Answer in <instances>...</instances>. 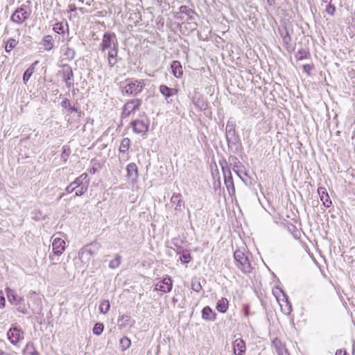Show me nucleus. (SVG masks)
Segmentation results:
<instances>
[{
    "instance_id": "nucleus-1",
    "label": "nucleus",
    "mask_w": 355,
    "mask_h": 355,
    "mask_svg": "<svg viewBox=\"0 0 355 355\" xmlns=\"http://www.w3.org/2000/svg\"><path fill=\"white\" fill-rule=\"evenodd\" d=\"M145 86L146 82L143 79H127L122 87V93L123 94L136 96L143 91Z\"/></svg>"
},
{
    "instance_id": "nucleus-2",
    "label": "nucleus",
    "mask_w": 355,
    "mask_h": 355,
    "mask_svg": "<svg viewBox=\"0 0 355 355\" xmlns=\"http://www.w3.org/2000/svg\"><path fill=\"white\" fill-rule=\"evenodd\" d=\"M273 293L279 303L282 311L285 315H289L292 311V306L286 294L279 287H276L275 290L273 291Z\"/></svg>"
},
{
    "instance_id": "nucleus-3",
    "label": "nucleus",
    "mask_w": 355,
    "mask_h": 355,
    "mask_svg": "<svg viewBox=\"0 0 355 355\" xmlns=\"http://www.w3.org/2000/svg\"><path fill=\"white\" fill-rule=\"evenodd\" d=\"M236 266L244 273L251 272L252 266L248 257L244 252L241 250H236L234 253Z\"/></svg>"
},
{
    "instance_id": "nucleus-4",
    "label": "nucleus",
    "mask_w": 355,
    "mask_h": 355,
    "mask_svg": "<svg viewBox=\"0 0 355 355\" xmlns=\"http://www.w3.org/2000/svg\"><path fill=\"white\" fill-rule=\"evenodd\" d=\"M31 10L26 5H22L17 8L10 17V20L17 24H22L31 16Z\"/></svg>"
},
{
    "instance_id": "nucleus-5",
    "label": "nucleus",
    "mask_w": 355,
    "mask_h": 355,
    "mask_svg": "<svg viewBox=\"0 0 355 355\" xmlns=\"http://www.w3.org/2000/svg\"><path fill=\"white\" fill-rule=\"evenodd\" d=\"M150 121L146 115L144 113L142 116L131 122V126L134 132L144 135L148 130Z\"/></svg>"
},
{
    "instance_id": "nucleus-6",
    "label": "nucleus",
    "mask_w": 355,
    "mask_h": 355,
    "mask_svg": "<svg viewBox=\"0 0 355 355\" xmlns=\"http://www.w3.org/2000/svg\"><path fill=\"white\" fill-rule=\"evenodd\" d=\"M52 250L53 252V255H49V259L51 261L52 263L54 264L56 261L55 259V256L61 255L65 250L66 243L64 239L60 237H55V235L52 237Z\"/></svg>"
},
{
    "instance_id": "nucleus-7",
    "label": "nucleus",
    "mask_w": 355,
    "mask_h": 355,
    "mask_svg": "<svg viewBox=\"0 0 355 355\" xmlns=\"http://www.w3.org/2000/svg\"><path fill=\"white\" fill-rule=\"evenodd\" d=\"M118 47V42L114 33H105L103 35L100 50L105 52L107 50L112 49Z\"/></svg>"
},
{
    "instance_id": "nucleus-8",
    "label": "nucleus",
    "mask_w": 355,
    "mask_h": 355,
    "mask_svg": "<svg viewBox=\"0 0 355 355\" xmlns=\"http://www.w3.org/2000/svg\"><path fill=\"white\" fill-rule=\"evenodd\" d=\"M141 103L142 101L140 98H133L128 101L123 107L121 117L125 119L130 116L135 111L139 110Z\"/></svg>"
},
{
    "instance_id": "nucleus-9",
    "label": "nucleus",
    "mask_w": 355,
    "mask_h": 355,
    "mask_svg": "<svg viewBox=\"0 0 355 355\" xmlns=\"http://www.w3.org/2000/svg\"><path fill=\"white\" fill-rule=\"evenodd\" d=\"M8 339L10 342L16 345L19 342L24 339V333L18 327H11L7 333Z\"/></svg>"
},
{
    "instance_id": "nucleus-10",
    "label": "nucleus",
    "mask_w": 355,
    "mask_h": 355,
    "mask_svg": "<svg viewBox=\"0 0 355 355\" xmlns=\"http://www.w3.org/2000/svg\"><path fill=\"white\" fill-rule=\"evenodd\" d=\"M126 178L132 184H135L137 182L139 178L138 168L136 164L130 163L127 165L126 168Z\"/></svg>"
},
{
    "instance_id": "nucleus-11",
    "label": "nucleus",
    "mask_w": 355,
    "mask_h": 355,
    "mask_svg": "<svg viewBox=\"0 0 355 355\" xmlns=\"http://www.w3.org/2000/svg\"><path fill=\"white\" fill-rule=\"evenodd\" d=\"M6 293L8 302L12 305H17L24 302V297L19 295L16 290L10 288H6Z\"/></svg>"
},
{
    "instance_id": "nucleus-12",
    "label": "nucleus",
    "mask_w": 355,
    "mask_h": 355,
    "mask_svg": "<svg viewBox=\"0 0 355 355\" xmlns=\"http://www.w3.org/2000/svg\"><path fill=\"white\" fill-rule=\"evenodd\" d=\"M62 73L63 80L65 82L66 86L71 88L73 86V73L72 69L67 64H64L62 68Z\"/></svg>"
},
{
    "instance_id": "nucleus-13",
    "label": "nucleus",
    "mask_w": 355,
    "mask_h": 355,
    "mask_svg": "<svg viewBox=\"0 0 355 355\" xmlns=\"http://www.w3.org/2000/svg\"><path fill=\"white\" fill-rule=\"evenodd\" d=\"M130 146V139L129 138H123L121 140L120 146H119V160L123 159V161H127L129 159L128 151Z\"/></svg>"
},
{
    "instance_id": "nucleus-14",
    "label": "nucleus",
    "mask_w": 355,
    "mask_h": 355,
    "mask_svg": "<svg viewBox=\"0 0 355 355\" xmlns=\"http://www.w3.org/2000/svg\"><path fill=\"white\" fill-rule=\"evenodd\" d=\"M173 288V282L169 277L164 278L155 284V290L162 293H168Z\"/></svg>"
},
{
    "instance_id": "nucleus-15",
    "label": "nucleus",
    "mask_w": 355,
    "mask_h": 355,
    "mask_svg": "<svg viewBox=\"0 0 355 355\" xmlns=\"http://www.w3.org/2000/svg\"><path fill=\"white\" fill-rule=\"evenodd\" d=\"M159 89L168 103H172V98L178 94V89L168 87L164 85H160Z\"/></svg>"
},
{
    "instance_id": "nucleus-16",
    "label": "nucleus",
    "mask_w": 355,
    "mask_h": 355,
    "mask_svg": "<svg viewBox=\"0 0 355 355\" xmlns=\"http://www.w3.org/2000/svg\"><path fill=\"white\" fill-rule=\"evenodd\" d=\"M225 184L230 195H233L235 193V189L234 185L233 178L232 177L231 172L230 171H225L223 169Z\"/></svg>"
},
{
    "instance_id": "nucleus-17",
    "label": "nucleus",
    "mask_w": 355,
    "mask_h": 355,
    "mask_svg": "<svg viewBox=\"0 0 355 355\" xmlns=\"http://www.w3.org/2000/svg\"><path fill=\"white\" fill-rule=\"evenodd\" d=\"M318 193L323 205L327 208L330 207L332 205V202L327 191V189L324 187H320L318 189Z\"/></svg>"
},
{
    "instance_id": "nucleus-18",
    "label": "nucleus",
    "mask_w": 355,
    "mask_h": 355,
    "mask_svg": "<svg viewBox=\"0 0 355 355\" xmlns=\"http://www.w3.org/2000/svg\"><path fill=\"white\" fill-rule=\"evenodd\" d=\"M233 349L235 355H244L246 347L243 340L236 338L233 343Z\"/></svg>"
},
{
    "instance_id": "nucleus-19",
    "label": "nucleus",
    "mask_w": 355,
    "mask_h": 355,
    "mask_svg": "<svg viewBox=\"0 0 355 355\" xmlns=\"http://www.w3.org/2000/svg\"><path fill=\"white\" fill-rule=\"evenodd\" d=\"M61 105L64 109L67 110L69 114L71 115L72 112H74L76 114H78V118H80L82 116V112L80 111V110L77 107L72 106L68 98H64L62 101Z\"/></svg>"
},
{
    "instance_id": "nucleus-20",
    "label": "nucleus",
    "mask_w": 355,
    "mask_h": 355,
    "mask_svg": "<svg viewBox=\"0 0 355 355\" xmlns=\"http://www.w3.org/2000/svg\"><path fill=\"white\" fill-rule=\"evenodd\" d=\"M272 345L275 349L277 355H290L285 345L278 338H275L272 341Z\"/></svg>"
},
{
    "instance_id": "nucleus-21",
    "label": "nucleus",
    "mask_w": 355,
    "mask_h": 355,
    "mask_svg": "<svg viewBox=\"0 0 355 355\" xmlns=\"http://www.w3.org/2000/svg\"><path fill=\"white\" fill-rule=\"evenodd\" d=\"M194 12L187 6H182L180 8V12L177 15V19L184 20V15L187 17V19H192Z\"/></svg>"
},
{
    "instance_id": "nucleus-22",
    "label": "nucleus",
    "mask_w": 355,
    "mask_h": 355,
    "mask_svg": "<svg viewBox=\"0 0 355 355\" xmlns=\"http://www.w3.org/2000/svg\"><path fill=\"white\" fill-rule=\"evenodd\" d=\"M118 47L107 50V62L110 68H112L117 63Z\"/></svg>"
},
{
    "instance_id": "nucleus-23",
    "label": "nucleus",
    "mask_w": 355,
    "mask_h": 355,
    "mask_svg": "<svg viewBox=\"0 0 355 355\" xmlns=\"http://www.w3.org/2000/svg\"><path fill=\"white\" fill-rule=\"evenodd\" d=\"M171 68L172 70V73L175 78H180L182 77L183 74V69L182 64L179 61H173L171 64Z\"/></svg>"
},
{
    "instance_id": "nucleus-24",
    "label": "nucleus",
    "mask_w": 355,
    "mask_h": 355,
    "mask_svg": "<svg viewBox=\"0 0 355 355\" xmlns=\"http://www.w3.org/2000/svg\"><path fill=\"white\" fill-rule=\"evenodd\" d=\"M177 254H180L179 259L182 263H188L191 260V256L187 250L178 247L177 248Z\"/></svg>"
},
{
    "instance_id": "nucleus-25",
    "label": "nucleus",
    "mask_w": 355,
    "mask_h": 355,
    "mask_svg": "<svg viewBox=\"0 0 355 355\" xmlns=\"http://www.w3.org/2000/svg\"><path fill=\"white\" fill-rule=\"evenodd\" d=\"M181 194L174 193L171 198V202L175 205V210H181L184 205V202L181 199Z\"/></svg>"
},
{
    "instance_id": "nucleus-26",
    "label": "nucleus",
    "mask_w": 355,
    "mask_h": 355,
    "mask_svg": "<svg viewBox=\"0 0 355 355\" xmlns=\"http://www.w3.org/2000/svg\"><path fill=\"white\" fill-rule=\"evenodd\" d=\"M202 318L205 320L214 321L216 319V313L208 306L202 310Z\"/></svg>"
},
{
    "instance_id": "nucleus-27",
    "label": "nucleus",
    "mask_w": 355,
    "mask_h": 355,
    "mask_svg": "<svg viewBox=\"0 0 355 355\" xmlns=\"http://www.w3.org/2000/svg\"><path fill=\"white\" fill-rule=\"evenodd\" d=\"M71 183L76 189L78 187H82V185L83 186V184L89 185V179L88 178V175L85 173H82Z\"/></svg>"
},
{
    "instance_id": "nucleus-28",
    "label": "nucleus",
    "mask_w": 355,
    "mask_h": 355,
    "mask_svg": "<svg viewBox=\"0 0 355 355\" xmlns=\"http://www.w3.org/2000/svg\"><path fill=\"white\" fill-rule=\"evenodd\" d=\"M100 244L98 243L94 242L88 245L85 246L84 252L85 253H88L91 257H92L94 254H96L98 250L100 249Z\"/></svg>"
},
{
    "instance_id": "nucleus-29",
    "label": "nucleus",
    "mask_w": 355,
    "mask_h": 355,
    "mask_svg": "<svg viewBox=\"0 0 355 355\" xmlns=\"http://www.w3.org/2000/svg\"><path fill=\"white\" fill-rule=\"evenodd\" d=\"M42 45L46 51L51 50L54 46V40L51 35H46L42 40Z\"/></svg>"
},
{
    "instance_id": "nucleus-30",
    "label": "nucleus",
    "mask_w": 355,
    "mask_h": 355,
    "mask_svg": "<svg viewBox=\"0 0 355 355\" xmlns=\"http://www.w3.org/2000/svg\"><path fill=\"white\" fill-rule=\"evenodd\" d=\"M37 64V61L35 62L31 66H30L24 73L23 81L25 84L28 81L31 76L35 71V65Z\"/></svg>"
},
{
    "instance_id": "nucleus-31",
    "label": "nucleus",
    "mask_w": 355,
    "mask_h": 355,
    "mask_svg": "<svg viewBox=\"0 0 355 355\" xmlns=\"http://www.w3.org/2000/svg\"><path fill=\"white\" fill-rule=\"evenodd\" d=\"M229 302L226 298H222L217 302L216 309L220 313H225L228 309Z\"/></svg>"
},
{
    "instance_id": "nucleus-32",
    "label": "nucleus",
    "mask_w": 355,
    "mask_h": 355,
    "mask_svg": "<svg viewBox=\"0 0 355 355\" xmlns=\"http://www.w3.org/2000/svg\"><path fill=\"white\" fill-rule=\"evenodd\" d=\"M23 355H39V353L36 351L33 344L28 343L23 351Z\"/></svg>"
},
{
    "instance_id": "nucleus-33",
    "label": "nucleus",
    "mask_w": 355,
    "mask_h": 355,
    "mask_svg": "<svg viewBox=\"0 0 355 355\" xmlns=\"http://www.w3.org/2000/svg\"><path fill=\"white\" fill-rule=\"evenodd\" d=\"M68 27L67 22H58L53 26V31L58 34L64 33L65 28Z\"/></svg>"
},
{
    "instance_id": "nucleus-34",
    "label": "nucleus",
    "mask_w": 355,
    "mask_h": 355,
    "mask_svg": "<svg viewBox=\"0 0 355 355\" xmlns=\"http://www.w3.org/2000/svg\"><path fill=\"white\" fill-rule=\"evenodd\" d=\"M18 44V41L14 38H10L5 42V51L10 52Z\"/></svg>"
},
{
    "instance_id": "nucleus-35",
    "label": "nucleus",
    "mask_w": 355,
    "mask_h": 355,
    "mask_svg": "<svg viewBox=\"0 0 355 355\" xmlns=\"http://www.w3.org/2000/svg\"><path fill=\"white\" fill-rule=\"evenodd\" d=\"M309 56V52L305 49H300L295 54V58L298 60L307 59Z\"/></svg>"
},
{
    "instance_id": "nucleus-36",
    "label": "nucleus",
    "mask_w": 355,
    "mask_h": 355,
    "mask_svg": "<svg viewBox=\"0 0 355 355\" xmlns=\"http://www.w3.org/2000/svg\"><path fill=\"white\" fill-rule=\"evenodd\" d=\"M80 119L78 117V114L76 117L70 116L67 120V124L71 128H78L79 126Z\"/></svg>"
},
{
    "instance_id": "nucleus-37",
    "label": "nucleus",
    "mask_w": 355,
    "mask_h": 355,
    "mask_svg": "<svg viewBox=\"0 0 355 355\" xmlns=\"http://www.w3.org/2000/svg\"><path fill=\"white\" fill-rule=\"evenodd\" d=\"M121 262V257L116 254L114 259L111 260L109 263V267L112 269H115L119 266Z\"/></svg>"
},
{
    "instance_id": "nucleus-38",
    "label": "nucleus",
    "mask_w": 355,
    "mask_h": 355,
    "mask_svg": "<svg viewBox=\"0 0 355 355\" xmlns=\"http://www.w3.org/2000/svg\"><path fill=\"white\" fill-rule=\"evenodd\" d=\"M110 308V302L108 300H103L99 305V311L101 313L105 314Z\"/></svg>"
},
{
    "instance_id": "nucleus-39",
    "label": "nucleus",
    "mask_w": 355,
    "mask_h": 355,
    "mask_svg": "<svg viewBox=\"0 0 355 355\" xmlns=\"http://www.w3.org/2000/svg\"><path fill=\"white\" fill-rule=\"evenodd\" d=\"M78 257H79V259L85 263H88L91 259V257L89 256V254H88V253H85L84 252L83 248L80 250L79 254H78Z\"/></svg>"
},
{
    "instance_id": "nucleus-40",
    "label": "nucleus",
    "mask_w": 355,
    "mask_h": 355,
    "mask_svg": "<svg viewBox=\"0 0 355 355\" xmlns=\"http://www.w3.org/2000/svg\"><path fill=\"white\" fill-rule=\"evenodd\" d=\"M131 341L127 337H123L120 340V347L122 350H125L130 347Z\"/></svg>"
},
{
    "instance_id": "nucleus-41",
    "label": "nucleus",
    "mask_w": 355,
    "mask_h": 355,
    "mask_svg": "<svg viewBox=\"0 0 355 355\" xmlns=\"http://www.w3.org/2000/svg\"><path fill=\"white\" fill-rule=\"evenodd\" d=\"M191 288L193 291L196 292H200L202 289V286L199 282V280L196 278L193 279L191 281Z\"/></svg>"
},
{
    "instance_id": "nucleus-42",
    "label": "nucleus",
    "mask_w": 355,
    "mask_h": 355,
    "mask_svg": "<svg viewBox=\"0 0 355 355\" xmlns=\"http://www.w3.org/2000/svg\"><path fill=\"white\" fill-rule=\"evenodd\" d=\"M89 185H86L83 184V186L78 187L75 189V196H80L83 195L88 189Z\"/></svg>"
},
{
    "instance_id": "nucleus-43",
    "label": "nucleus",
    "mask_w": 355,
    "mask_h": 355,
    "mask_svg": "<svg viewBox=\"0 0 355 355\" xmlns=\"http://www.w3.org/2000/svg\"><path fill=\"white\" fill-rule=\"evenodd\" d=\"M104 327L102 323H96L95 324L93 328V333L95 335L99 336L102 334L103 331Z\"/></svg>"
},
{
    "instance_id": "nucleus-44",
    "label": "nucleus",
    "mask_w": 355,
    "mask_h": 355,
    "mask_svg": "<svg viewBox=\"0 0 355 355\" xmlns=\"http://www.w3.org/2000/svg\"><path fill=\"white\" fill-rule=\"evenodd\" d=\"M226 132H227V137L228 138L229 135H234V126L232 123H231L230 121L227 122L226 125Z\"/></svg>"
},
{
    "instance_id": "nucleus-45",
    "label": "nucleus",
    "mask_w": 355,
    "mask_h": 355,
    "mask_svg": "<svg viewBox=\"0 0 355 355\" xmlns=\"http://www.w3.org/2000/svg\"><path fill=\"white\" fill-rule=\"evenodd\" d=\"M71 153V150L69 147L67 146H63L62 147V153L61 155L62 159H63L64 161L67 160V157Z\"/></svg>"
},
{
    "instance_id": "nucleus-46",
    "label": "nucleus",
    "mask_w": 355,
    "mask_h": 355,
    "mask_svg": "<svg viewBox=\"0 0 355 355\" xmlns=\"http://www.w3.org/2000/svg\"><path fill=\"white\" fill-rule=\"evenodd\" d=\"M17 307V310L19 312L23 313V314H27L28 313V309L24 304V302H22L21 304L15 305Z\"/></svg>"
},
{
    "instance_id": "nucleus-47",
    "label": "nucleus",
    "mask_w": 355,
    "mask_h": 355,
    "mask_svg": "<svg viewBox=\"0 0 355 355\" xmlns=\"http://www.w3.org/2000/svg\"><path fill=\"white\" fill-rule=\"evenodd\" d=\"M326 12L333 16L335 13V11H336V8L334 5H332L330 2L327 4V7H326Z\"/></svg>"
},
{
    "instance_id": "nucleus-48",
    "label": "nucleus",
    "mask_w": 355,
    "mask_h": 355,
    "mask_svg": "<svg viewBox=\"0 0 355 355\" xmlns=\"http://www.w3.org/2000/svg\"><path fill=\"white\" fill-rule=\"evenodd\" d=\"M65 55H67L68 59H73L75 55V51L73 49L67 47Z\"/></svg>"
},
{
    "instance_id": "nucleus-49",
    "label": "nucleus",
    "mask_w": 355,
    "mask_h": 355,
    "mask_svg": "<svg viewBox=\"0 0 355 355\" xmlns=\"http://www.w3.org/2000/svg\"><path fill=\"white\" fill-rule=\"evenodd\" d=\"M196 105L201 110H205L207 107V103L204 101H198Z\"/></svg>"
},
{
    "instance_id": "nucleus-50",
    "label": "nucleus",
    "mask_w": 355,
    "mask_h": 355,
    "mask_svg": "<svg viewBox=\"0 0 355 355\" xmlns=\"http://www.w3.org/2000/svg\"><path fill=\"white\" fill-rule=\"evenodd\" d=\"M313 69V66L310 64H304L303 65V71L308 75L310 74L311 71Z\"/></svg>"
},
{
    "instance_id": "nucleus-51",
    "label": "nucleus",
    "mask_w": 355,
    "mask_h": 355,
    "mask_svg": "<svg viewBox=\"0 0 355 355\" xmlns=\"http://www.w3.org/2000/svg\"><path fill=\"white\" fill-rule=\"evenodd\" d=\"M6 300L3 295V293L1 291H0V308H3L5 306Z\"/></svg>"
},
{
    "instance_id": "nucleus-52",
    "label": "nucleus",
    "mask_w": 355,
    "mask_h": 355,
    "mask_svg": "<svg viewBox=\"0 0 355 355\" xmlns=\"http://www.w3.org/2000/svg\"><path fill=\"white\" fill-rule=\"evenodd\" d=\"M76 189L75 187L73 185L72 183H71L68 187H67L65 191L68 193H71L73 191H74Z\"/></svg>"
},
{
    "instance_id": "nucleus-53",
    "label": "nucleus",
    "mask_w": 355,
    "mask_h": 355,
    "mask_svg": "<svg viewBox=\"0 0 355 355\" xmlns=\"http://www.w3.org/2000/svg\"><path fill=\"white\" fill-rule=\"evenodd\" d=\"M283 41L285 44H289L291 42V37L289 36L288 33H286V34L283 37Z\"/></svg>"
},
{
    "instance_id": "nucleus-54",
    "label": "nucleus",
    "mask_w": 355,
    "mask_h": 355,
    "mask_svg": "<svg viewBox=\"0 0 355 355\" xmlns=\"http://www.w3.org/2000/svg\"><path fill=\"white\" fill-rule=\"evenodd\" d=\"M335 355H347V352L345 350L338 349Z\"/></svg>"
},
{
    "instance_id": "nucleus-55",
    "label": "nucleus",
    "mask_w": 355,
    "mask_h": 355,
    "mask_svg": "<svg viewBox=\"0 0 355 355\" xmlns=\"http://www.w3.org/2000/svg\"><path fill=\"white\" fill-rule=\"evenodd\" d=\"M69 10H70L71 12H74V11H76V6H75V5H73V4H71V5H69Z\"/></svg>"
},
{
    "instance_id": "nucleus-56",
    "label": "nucleus",
    "mask_w": 355,
    "mask_h": 355,
    "mask_svg": "<svg viewBox=\"0 0 355 355\" xmlns=\"http://www.w3.org/2000/svg\"><path fill=\"white\" fill-rule=\"evenodd\" d=\"M196 24H195V23L191 24V27L192 29L196 28Z\"/></svg>"
},
{
    "instance_id": "nucleus-57",
    "label": "nucleus",
    "mask_w": 355,
    "mask_h": 355,
    "mask_svg": "<svg viewBox=\"0 0 355 355\" xmlns=\"http://www.w3.org/2000/svg\"><path fill=\"white\" fill-rule=\"evenodd\" d=\"M0 355H7V353L0 349Z\"/></svg>"
},
{
    "instance_id": "nucleus-58",
    "label": "nucleus",
    "mask_w": 355,
    "mask_h": 355,
    "mask_svg": "<svg viewBox=\"0 0 355 355\" xmlns=\"http://www.w3.org/2000/svg\"><path fill=\"white\" fill-rule=\"evenodd\" d=\"M178 302V300L175 297L173 298V302L175 304Z\"/></svg>"
},
{
    "instance_id": "nucleus-59",
    "label": "nucleus",
    "mask_w": 355,
    "mask_h": 355,
    "mask_svg": "<svg viewBox=\"0 0 355 355\" xmlns=\"http://www.w3.org/2000/svg\"><path fill=\"white\" fill-rule=\"evenodd\" d=\"M331 0H322L324 3H327L328 1L331 2Z\"/></svg>"
},
{
    "instance_id": "nucleus-60",
    "label": "nucleus",
    "mask_w": 355,
    "mask_h": 355,
    "mask_svg": "<svg viewBox=\"0 0 355 355\" xmlns=\"http://www.w3.org/2000/svg\"><path fill=\"white\" fill-rule=\"evenodd\" d=\"M36 295L35 293H34V292L31 293H30V297H31L32 295Z\"/></svg>"
},
{
    "instance_id": "nucleus-61",
    "label": "nucleus",
    "mask_w": 355,
    "mask_h": 355,
    "mask_svg": "<svg viewBox=\"0 0 355 355\" xmlns=\"http://www.w3.org/2000/svg\"><path fill=\"white\" fill-rule=\"evenodd\" d=\"M78 2L83 3V0H78Z\"/></svg>"
},
{
    "instance_id": "nucleus-62",
    "label": "nucleus",
    "mask_w": 355,
    "mask_h": 355,
    "mask_svg": "<svg viewBox=\"0 0 355 355\" xmlns=\"http://www.w3.org/2000/svg\"><path fill=\"white\" fill-rule=\"evenodd\" d=\"M236 173H237V175H239V176L241 178V175H239V173L238 172H236Z\"/></svg>"
},
{
    "instance_id": "nucleus-63",
    "label": "nucleus",
    "mask_w": 355,
    "mask_h": 355,
    "mask_svg": "<svg viewBox=\"0 0 355 355\" xmlns=\"http://www.w3.org/2000/svg\"><path fill=\"white\" fill-rule=\"evenodd\" d=\"M7 355H10V354H8V353H7Z\"/></svg>"
}]
</instances>
